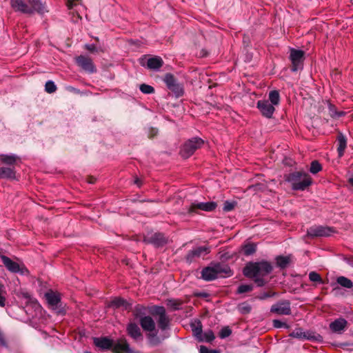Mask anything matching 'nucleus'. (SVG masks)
I'll use <instances>...</instances> for the list:
<instances>
[{"mask_svg": "<svg viewBox=\"0 0 353 353\" xmlns=\"http://www.w3.org/2000/svg\"><path fill=\"white\" fill-rule=\"evenodd\" d=\"M272 270V266L269 262L260 261L250 263L243 269L244 275L254 280L259 287L264 286L268 281L264 279Z\"/></svg>", "mask_w": 353, "mask_h": 353, "instance_id": "obj_1", "label": "nucleus"}, {"mask_svg": "<svg viewBox=\"0 0 353 353\" xmlns=\"http://www.w3.org/2000/svg\"><path fill=\"white\" fill-rule=\"evenodd\" d=\"M94 344L102 350L112 348L114 353H137L130 348L125 338L114 341L108 337H96L94 338Z\"/></svg>", "mask_w": 353, "mask_h": 353, "instance_id": "obj_2", "label": "nucleus"}, {"mask_svg": "<svg viewBox=\"0 0 353 353\" xmlns=\"http://www.w3.org/2000/svg\"><path fill=\"white\" fill-rule=\"evenodd\" d=\"M288 180L292 183V188L296 190H303L312 183L310 175L302 172L290 174Z\"/></svg>", "mask_w": 353, "mask_h": 353, "instance_id": "obj_3", "label": "nucleus"}, {"mask_svg": "<svg viewBox=\"0 0 353 353\" xmlns=\"http://www.w3.org/2000/svg\"><path fill=\"white\" fill-rule=\"evenodd\" d=\"M203 143L202 139L193 138L188 141L181 150V154L183 158L190 157Z\"/></svg>", "mask_w": 353, "mask_h": 353, "instance_id": "obj_4", "label": "nucleus"}, {"mask_svg": "<svg viewBox=\"0 0 353 353\" xmlns=\"http://www.w3.org/2000/svg\"><path fill=\"white\" fill-rule=\"evenodd\" d=\"M153 315H158V325L160 329L165 330L168 328L170 320L166 315L165 310L163 306H153L150 310Z\"/></svg>", "mask_w": 353, "mask_h": 353, "instance_id": "obj_5", "label": "nucleus"}, {"mask_svg": "<svg viewBox=\"0 0 353 353\" xmlns=\"http://www.w3.org/2000/svg\"><path fill=\"white\" fill-rule=\"evenodd\" d=\"M163 81L168 88L173 92L176 97H181L183 94L184 90L183 85L176 81L172 74L170 73L166 74L163 78Z\"/></svg>", "mask_w": 353, "mask_h": 353, "instance_id": "obj_6", "label": "nucleus"}, {"mask_svg": "<svg viewBox=\"0 0 353 353\" xmlns=\"http://www.w3.org/2000/svg\"><path fill=\"white\" fill-rule=\"evenodd\" d=\"M0 258L3 264L10 272L13 273H20L23 275L28 272V270L25 267L21 266L19 263L13 261L9 257L5 255H1Z\"/></svg>", "mask_w": 353, "mask_h": 353, "instance_id": "obj_7", "label": "nucleus"}, {"mask_svg": "<svg viewBox=\"0 0 353 353\" xmlns=\"http://www.w3.org/2000/svg\"><path fill=\"white\" fill-rule=\"evenodd\" d=\"M334 232V230L332 228L323 225H315L310 227L307 230V235L311 237L330 236Z\"/></svg>", "mask_w": 353, "mask_h": 353, "instance_id": "obj_8", "label": "nucleus"}, {"mask_svg": "<svg viewBox=\"0 0 353 353\" xmlns=\"http://www.w3.org/2000/svg\"><path fill=\"white\" fill-rule=\"evenodd\" d=\"M290 59L292 61V70L295 72L301 68L304 59V52L301 50L292 48L290 50Z\"/></svg>", "mask_w": 353, "mask_h": 353, "instance_id": "obj_9", "label": "nucleus"}, {"mask_svg": "<svg viewBox=\"0 0 353 353\" xmlns=\"http://www.w3.org/2000/svg\"><path fill=\"white\" fill-rule=\"evenodd\" d=\"M217 206L216 203L214 201L210 202H200L192 203L188 209V213H194L197 210H201L205 212H212L216 209Z\"/></svg>", "mask_w": 353, "mask_h": 353, "instance_id": "obj_10", "label": "nucleus"}, {"mask_svg": "<svg viewBox=\"0 0 353 353\" xmlns=\"http://www.w3.org/2000/svg\"><path fill=\"white\" fill-rule=\"evenodd\" d=\"M144 241L148 243H151L157 248H161L168 243V239L161 233H154L150 235H147L144 238Z\"/></svg>", "mask_w": 353, "mask_h": 353, "instance_id": "obj_11", "label": "nucleus"}, {"mask_svg": "<svg viewBox=\"0 0 353 353\" xmlns=\"http://www.w3.org/2000/svg\"><path fill=\"white\" fill-rule=\"evenodd\" d=\"M290 336L294 338L301 339H308L312 341H321L322 336L319 334H315L312 332H304L303 329L298 328L294 330Z\"/></svg>", "mask_w": 353, "mask_h": 353, "instance_id": "obj_12", "label": "nucleus"}, {"mask_svg": "<svg viewBox=\"0 0 353 353\" xmlns=\"http://www.w3.org/2000/svg\"><path fill=\"white\" fill-rule=\"evenodd\" d=\"M77 64L88 73H94L97 71L92 59L88 57L81 55L76 58Z\"/></svg>", "mask_w": 353, "mask_h": 353, "instance_id": "obj_13", "label": "nucleus"}, {"mask_svg": "<svg viewBox=\"0 0 353 353\" xmlns=\"http://www.w3.org/2000/svg\"><path fill=\"white\" fill-rule=\"evenodd\" d=\"M210 252V248L206 246H200L189 251L186 255L185 259L187 262L192 263L196 259L204 256Z\"/></svg>", "mask_w": 353, "mask_h": 353, "instance_id": "obj_14", "label": "nucleus"}, {"mask_svg": "<svg viewBox=\"0 0 353 353\" xmlns=\"http://www.w3.org/2000/svg\"><path fill=\"white\" fill-rule=\"evenodd\" d=\"M256 106L263 116L268 119L272 117L275 108L272 104H270L269 101L260 100L257 102Z\"/></svg>", "mask_w": 353, "mask_h": 353, "instance_id": "obj_15", "label": "nucleus"}, {"mask_svg": "<svg viewBox=\"0 0 353 353\" xmlns=\"http://www.w3.org/2000/svg\"><path fill=\"white\" fill-rule=\"evenodd\" d=\"M30 5L31 12L29 14H32L34 12H37L40 15H43L48 12V8L46 3H43L41 0H26Z\"/></svg>", "mask_w": 353, "mask_h": 353, "instance_id": "obj_16", "label": "nucleus"}, {"mask_svg": "<svg viewBox=\"0 0 353 353\" xmlns=\"http://www.w3.org/2000/svg\"><path fill=\"white\" fill-rule=\"evenodd\" d=\"M270 311L280 315H289L291 312L290 304L288 301L276 303L271 307Z\"/></svg>", "mask_w": 353, "mask_h": 353, "instance_id": "obj_17", "label": "nucleus"}, {"mask_svg": "<svg viewBox=\"0 0 353 353\" xmlns=\"http://www.w3.org/2000/svg\"><path fill=\"white\" fill-rule=\"evenodd\" d=\"M128 334L135 341H140L143 339V335L139 325L134 323H130L126 327Z\"/></svg>", "mask_w": 353, "mask_h": 353, "instance_id": "obj_18", "label": "nucleus"}, {"mask_svg": "<svg viewBox=\"0 0 353 353\" xmlns=\"http://www.w3.org/2000/svg\"><path fill=\"white\" fill-rule=\"evenodd\" d=\"M214 270L218 277H226L232 275L231 270L230 267L223 263H214L212 265Z\"/></svg>", "mask_w": 353, "mask_h": 353, "instance_id": "obj_19", "label": "nucleus"}, {"mask_svg": "<svg viewBox=\"0 0 353 353\" xmlns=\"http://www.w3.org/2000/svg\"><path fill=\"white\" fill-rule=\"evenodd\" d=\"M347 321L343 318H339L330 324V329L334 333H342L347 327Z\"/></svg>", "mask_w": 353, "mask_h": 353, "instance_id": "obj_20", "label": "nucleus"}, {"mask_svg": "<svg viewBox=\"0 0 353 353\" xmlns=\"http://www.w3.org/2000/svg\"><path fill=\"white\" fill-rule=\"evenodd\" d=\"M10 6L16 12L29 14L31 10L29 6L23 0H10Z\"/></svg>", "mask_w": 353, "mask_h": 353, "instance_id": "obj_21", "label": "nucleus"}, {"mask_svg": "<svg viewBox=\"0 0 353 353\" xmlns=\"http://www.w3.org/2000/svg\"><path fill=\"white\" fill-rule=\"evenodd\" d=\"M140 324L145 331L149 332L155 331V323L152 317L149 316L141 318Z\"/></svg>", "mask_w": 353, "mask_h": 353, "instance_id": "obj_22", "label": "nucleus"}, {"mask_svg": "<svg viewBox=\"0 0 353 353\" xmlns=\"http://www.w3.org/2000/svg\"><path fill=\"white\" fill-rule=\"evenodd\" d=\"M163 61L160 57H150L147 60L148 68L153 70H158L163 65Z\"/></svg>", "mask_w": 353, "mask_h": 353, "instance_id": "obj_23", "label": "nucleus"}, {"mask_svg": "<svg viewBox=\"0 0 353 353\" xmlns=\"http://www.w3.org/2000/svg\"><path fill=\"white\" fill-rule=\"evenodd\" d=\"M0 179H15V170L13 167H1Z\"/></svg>", "mask_w": 353, "mask_h": 353, "instance_id": "obj_24", "label": "nucleus"}, {"mask_svg": "<svg viewBox=\"0 0 353 353\" xmlns=\"http://www.w3.org/2000/svg\"><path fill=\"white\" fill-rule=\"evenodd\" d=\"M201 276L205 281H212L217 278L212 265L205 268L201 272Z\"/></svg>", "mask_w": 353, "mask_h": 353, "instance_id": "obj_25", "label": "nucleus"}, {"mask_svg": "<svg viewBox=\"0 0 353 353\" xmlns=\"http://www.w3.org/2000/svg\"><path fill=\"white\" fill-rule=\"evenodd\" d=\"M45 297L48 303L52 306H56L60 301V295L58 293L50 291L45 294Z\"/></svg>", "mask_w": 353, "mask_h": 353, "instance_id": "obj_26", "label": "nucleus"}, {"mask_svg": "<svg viewBox=\"0 0 353 353\" xmlns=\"http://www.w3.org/2000/svg\"><path fill=\"white\" fill-rule=\"evenodd\" d=\"M190 327L192 329V331L194 335V336L198 339L199 336H201V334L203 332L202 330V324L201 321L198 319H194L191 323Z\"/></svg>", "mask_w": 353, "mask_h": 353, "instance_id": "obj_27", "label": "nucleus"}, {"mask_svg": "<svg viewBox=\"0 0 353 353\" xmlns=\"http://www.w3.org/2000/svg\"><path fill=\"white\" fill-rule=\"evenodd\" d=\"M337 141H338L337 151L339 153V157H341L343 155L345 150L347 146L346 139L342 134H339V135L338 136V138H337Z\"/></svg>", "mask_w": 353, "mask_h": 353, "instance_id": "obj_28", "label": "nucleus"}, {"mask_svg": "<svg viewBox=\"0 0 353 353\" xmlns=\"http://www.w3.org/2000/svg\"><path fill=\"white\" fill-rule=\"evenodd\" d=\"M17 159V157L14 154H0V161L3 163L10 165L9 167L13 165L16 163Z\"/></svg>", "mask_w": 353, "mask_h": 353, "instance_id": "obj_29", "label": "nucleus"}, {"mask_svg": "<svg viewBox=\"0 0 353 353\" xmlns=\"http://www.w3.org/2000/svg\"><path fill=\"white\" fill-rule=\"evenodd\" d=\"M276 262L278 267L281 268H286L290 262V256H278L276 258Z\"/></svg>", "mask_w": 353, "mask_h": 353, "instance_id": "obj_30", "label": "nucleus"}, {"mask_svg": "<svg viewBox=\"0 0 353 353\" xmlns=\"http://www.w3.org/2000/svg\"><path fill=\"white\" fill-rule=\"evenodd\" d=\"M270 104L278 105L280 102V95L277 90L270 91L268 96V100Z\"/></svg>", "mask_w": 353, "mask_h": 353, "instance_id": "obj_31", "label": "nucleus"}, {"mask_svg": "<svg viewBox=\"0 0 353 353\" xmlns=\"http://www.w3.org/2000/svg\"><path fill=\"white\" fill-rule=\"evenodd\" d=\"M336 281L343 288L350 289L353 287L352 281L345 276H339L336 279Z\"/></svg>", "mask_w": 353, "mask_h": 353, "instance_id": "obj_32", "label": "nucleus"}, {"mask_svg": "<svg viewBox=\"0 0 353 353\" xmlns=\"http://www.w3.org/2000/svg\"><path fill=\"white\" fill-rule=\"evenodd\" d=\"M201 342H211L214 339V334L212 330H208L201 334V336L197 339Z\"/></svg>", "mask_w": 353, "mask_h": 353, "instance_id": "obj_33", "label": "nucleus"}, {"mask_svg": "<svg viewBox=\"0 0 353 353\" xmlns=\"http://www.w3.org/2000/svg\"><path fill=\"white\" fill-rule=\"evenodd\" d=\"M111 305L113 307H123L125 310H128L130 308V305L125 301V300H124L123 299H121V298L114 299V300L112 301Z\"/></svg>", "mask_w": 353, "mask_h": 353, "instance_id": "obj_34", "label": "nucleus"}, {"mask_svg": "<svg viewBox=\"0 0 353 353\" xmlns=\"http://www.w3.org/2000/svg\"><path fill=\"white\" fill-rule=\"evenodd\" d=\"M182 301L179 299H169L167 301V305L173 310H179L181 309Z\"/></svg>", "mask_w": 353, "mask_h": 353, "instance_id": "obj_35", "label": "nucleus"}, {"mask_svg": "<svg viewBox=\"0 0 353 353\" xmlns=\"http://www.w3.org/2000/svg\"><path fill=\"white\" fill-rule=\"evenodd\" d=\"M149 342L152 345H157L161 343V340L157 336V332H149L148 334Z\"/></svg>", "mask_w": 353, "mask_h": 353, "instance_id": "obj_36", "label": "nucleus"}, {"mask_svg": "<svg viewBox=\"0 0 353 353\" xmlns=\"http://www.w3.org/2000/svg\"><path fill=\"white\" fill-rule=\"evenodd\" d=\"M6 290L5 286L0 283V306L4 307L6 305Z\"/></svg>", "mask_w": 353, "mask_h": 353, "instance_id": "obj_37", "label": "nucleus"}, {"mask_svg": "<svg viewBox=\"0 0 353 353\" xmlns=\"http://www.w3.org/2000/svg\"><path fill=\"white\" fill-rule=\"evenodd\" d=\"M254 289V285L252 284H242L239 286L237 292L239 294H243L248 292H250Z\"/></svg>", "mask_w": 353, "mask_h": 353, "instance_id": "obj_38", "label": "nucleus"}, {"mask_svg": "<svg viewBox=\"0 0 353 353\" xmlns=\"http://www.w3.org/2000/svg\"><path fill=\"white\" fill-rule=\"evenodd\" d=\"M238 310L241 314H248L251 311V306L244 302L238 305Z\"/></svg>", "mask_w": 353, "mask_h": 353, "instance_id": "obj_39", "label": "nucleus"}, {"mask_svg": "<svg viewBox=\"0 0 353 353\" xmlns=\"http://www.w3.org/2000/svg\"><path fill=\"white\" fill-rule=\"evenodd\" d=\"M139 89L144 94H152L154 92V89L152 86L145 83L140 85Z\"/></svg>", "mask_w": 353, "mask_h": 353, "instance_id": "obj_40", "label": "nucleus"}, {"mask_svg": "<svg viewBox=\"0 0 353 353\" xmlns=\"http://www.w3.org/2000/svg\"><path fill=\"white\" fill-rule=\"evenodd\" d=\"M45 90L48 93H53L57 90V86L52 81H48L45 85Z\"/></svg>", "mask_w": 353, "mask_h": 353, "instance_id": "obj_41", "label": "nucleus"}, {"mask_svg": "<svg viewBox=\"0 0 353 353\" xmlns=\"http://www.w3.org/2000/svg\"><path fill=\"white\" fill-rule=\"evenodd\" d=\"M321 165L317 161H314L311 163L310 171L312 174H316L321 170Z\"/></svg>", "mask_w": 353, "mask_h": 353, "instance_id": "obj_42", "label": "nucleus"}, {"mask_svg": "<svg viewBox=\"0 0 353 353\" xmlns=\"http://www.w3.org/2000/svg\"><path fill=\"white\" fill-rule=\"evenodd\" d=\"M256 251V245L252 243L247 244L243 248V252L245 255H251Z\"/></svg>", "mask_w": 353, "mask_h": 353, "instance_id": "obj_43", "label": "nucleus"}, {"mask_svg": "<svg viewBox=\"0 0 353 353\" xmlns=\"http://www.w3.org/2000/svg\"><path fill=\"white\" fill-rule=\"evenodd\" d=\"M309 279L312 282H316L319 283H323V280L321 276L316 272H311L309 274Z\"/></svg>", "mask_w": 353, "mask_h": 353, "instance_id": "obj_44", "label": "nucleus"}, {"mask_svg": "<svg viewBox=\"0 0 353 353\" xmlns=\"http://www.w3.org/2000/svg\"><path fill=\"white\" fill-rule=\"evenodd\" d=\"M232 334V330L229 327H223L219 332V337L221 339H225L228 337Z\"/></svg>", "mask_w": 353, "mask_h": 353, "instance_id": "obj_45", "label": "nucleus"}, {"mask_svg": "<svg viewBox=\"0 0 353 353\" xmlns=\"http://www.w3.org/2000/svg\"><path fill=\"white\" fill-rule=\"evenodd\" d=\"M234 206H235L234 202H230V201H226L223 204V209L225 212H230L234 209Z\"/></svg>", "mask_w": 353, "mask_h": 353, "instance_id": "obj_46", "label": "nucleus"}, {"mask_svg": "<svg viewBox=\"0 0 353 353\" xmlns=\"http://www.w3.org/2000/svg\"><path fill=\"white\" fill-rule=\"evenodd\" d=\"M273 325L276 328H282V327L288 328L289 327V326L287 325L286 323L283 322L280 320H277V319L273 321Z\"/></svg>", "mask_w": 353, "mask_h": 353, "instance_id": "obj_47", "label": "nucleus"}, {"mask_svg": "<svg viewBox=\"0 0 353 353\" xmlns=\"http://www.w3.org/2000/svg\"><path fill=\"white\" fill-rule=\"evenodd\" d=\"M199 352L200 353H219V351H217V350H209L205 346H201Z\"/></svg>", "mask_w": 353, "mask_h": 353, "instance_id": "obj_48", "label": "nucleus"}, {"mask_svg": "<svg viewBox=\"0 0 353 353\" xmlns=\"http://www.w3.org/2000/svg\"><path fill=\"white\" fill-rule=\"evenodd\" d=\"M79 0H68L67 6L69 9H72L74 6H77V2Z\"/></svg>", "mask_w": 353, "mask_h": 353, "instance_id": "obj_49", "label": "nucleus"}, {"mask_svg": "<svg viewBox=\"0 0 353 353\" xmlns=\"http://www.w3.org/2000/svg\"><path fill=\"white\" fill-rule=\"evenodd\" d=\"M273 294L269 293V292H264L261 294L258 298L261 300H264L265 299H268L269 297H271Z\"/></svg>", "mask_w": 353, "mask_h": 353, "instance_id": "obj_50", "label": "nucleus"}, {"mask_svg": "<svg viewBox=\"0 0 353 353\" xmlns=\"http://www.w3.org/2000/svg\"><path fill=\"white\" fill-rule=\"evenodd\" d=\"M332 108L330 107V111L332 112L330 114H331L332 117H341L342 115H343V112H337L336 111H332Z\"/></svg>", "mask_w": 353, "mask_h": 353, "instance_id": "obj_51", "label": "nucleus"}, {"mask_svg": "<svg viewBox=\"0 0 353 353\" xmlns=\"http://www.w3.org/2000/svg\"><path fill=\"white\" fill-rule=\"evenodd\" d=\"M85 48L88 50L90 52L97 51L96 47L94 44H88L85 46Z\"/></svg>", "mask_w": 353, "mask_h": 353, "instance_id": "obj_52", "label": "nucleus"}, {"mask_svg": "<svg viewBox=\"0 0 353 353\" xmlns=\"http://www.w3.org/2000/svg\"><path fill=\"white\" fill-rule=\"evenodd\" d=\"M0 345H2V346L6 345V342H5L3 336L1 331H0Z\"/></svg>", "mask_w": 353, "mask_h": 353, "instance_id": "obj_53", "label": "nucleus"}, {"mask_svg": "<svg viewBox=\"0 0 353 353\" xmlns=\"http://www.w3.org/2000/svg\"><path fill=\"white\" fill-rule=\"evenodd\" d=\"M95 181V179L94 177H90L88 182L89 183H94Z\"/></svg>", "mask_w": 353, "mask_h": 353, "instance_id": "obj_54", "label": "nucleus"}, {"mask_svg": "<svg viewBox=\"0 0 353 353\" xmlns=\"http://www.w3.org/2000/svg\"><path fill=\"white\" fill-rule=\"evenodd\" d=\"M350 183L353 185V176L349 179Z\"/></svg>", "mask_w": 353, "mask_h": 353, "instance_id": "obj_55", "label": "nucleus"}, {"mask_svg": "<svg viewBox=\"0 0 353 353\" xmlns=\"http://www.w3.org/2000/svg\"><path fill=\"white\" fill-rule=\"evenodd\" d=\"M152 132H153V134H156L157 133V130L156 129H152Z\"/></svg>", "mask_w": 353, "mask_h": 353, "instance_id": "obj_56", "label": "nucleus"}, {"mask_svg": "<svg viewBox=\"0 0 353 353\" xmlns=\"http://www.w3.org/2000/svg\"><path fill=\"white\" fill-rule=\"evenodd\" d=\"M135 183H137V185H139V179H136V180H135Z\"/></svg>", "mask_w": 353, "mask_h": 353, "instance_id": "obj_57", "label": "nucleus"}, {"mask_svg": "<svg viewBox=\"0 0 353 353\" xmlns=\"http://www.w3.org/2000/svg\"><path fill=\"white\" fill-rule=\"evenodd\" d=\"M84 353H92V352H88V351H85V352H84Z\"/></svg>", "mask_w": 353, "mask_h": 353, "instance_id": "obj_58", "label": "nucleus"}, {"mask_svg": "<svg viewBox=\"0 0 353 353\" xmlns=\"http://www.w3.org/2000/svg\"><path fill=\"white\" fill-rule=\"evenodd\" d=\"M141 64L142 65H145V64H144L143 62H141Z\"/></svg>", "mask_w": 353, "mask_h": 353, "instance_id": "obj_59", "label": "nucleus"}]
</instances>
